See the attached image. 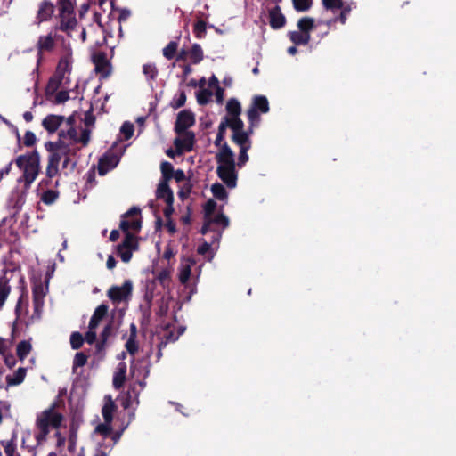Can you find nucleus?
Wrapping results in <instances>:
<instances>
[{"mask_svg":"<svg viewBox=\"0 0 456 456\" xmlns=\"http://www.w3.org/2000/svg\"><path fill=\"white\" fill-rule=\"evenodd\" d=\"M113 448L109 445L106 442H101L98 444L94 456H108Z\"/></svg>","mask_w":456,"mask_h":456,"instance_id":"nucleus-53","label":"nucleus"},{"mask_svg":"<svg viewBox=\"0 0 456 456\" xmlns=\"http://www.w3.org/2000/svg\"><path fill=\"white\" fill-rule=\"evenodd\" d=\"M47 151H58L62 156L67 154L76 155L79 148H71L69 144L63 140H57L56 142H47L45 144Z\"/></svg>","mask_w":456,"mask_h":456,"instance_id":"nucleus-11","label":"nucleus"},{"mask_svg":"<svg viewBox=\"0 0 456 456\" xmlns=\"http://www.w3.org/2000/svg\"><path fill=\"white\" fill-rule=\"evenodd\" d=\"M50 155L48 157V163L59 166L61 158L63 157L61 152L58 151H49Z\"/></svg>","mask_w":456,"mask_h":456,"instance_id":"nucleus-64","label":"nucleus"},{"mask_svg":"<svg viewBox=\"0 0 456 456\" xmlns=\"http://www.w3.org/2000/svg\"><path fill=\"white\" fill-rule=\"evenodd\" d=\"M118 164L116 156L113 154L102 156L98 162V173L104 175L108 171L114 168Z\"/></svg>","mask_w":456,"mask_h":456,"instance_id":"nucleus-18","label":"nucleus"},{"mask_svg":"<svg viewBox=\"0 0 456 456\" xmlns=\"http://www.w3.org/2000/svg\"><path fill=\"white\" fill-rule=\"evenodd\" d=\"M227 128H228V126H226V123L222 118V120L218 126V132H217L215 142H214L215 146L221 148V146L223 145V144H221V142L224 141V134H225V131Z\"/></svg>","mask_w":456,"mask_h":456,"instance_id":"nucleus-46","label":"nucleus"},{"mask_svg":"<svg viewBox=\"0 0 456 456\" xmlns=\"http://www.w3.org/2000/svg\"><path fill=\"white\" fill-rule=\"evenodd\" d=\"M142 72L145 77L151 80L156 79L158 76V69L154 64H144L142 67Z\"/></svg>","mask_w":456,"mask_h":456,"instance_id":"nucleus-49","label":"nucleus"},{"mask_svg":"<svg viewBox=\"0 0 456 456\" xmlns=\"http://www.w3.org/2000/svg\"><path fill=\"white\" fill-rule=\"evenodd\" d=\"M322 4L326 9H341L343 7L342 0H322Z\"/></svg>","mask_w":456,"mask_h":456,"instance_id":"nucleus-59","label":"nucleus"},{"mask_svg":"<svg viewBox=\"0 0 456 456\" xmlns=\"http://www.w3.org/2000/svg\"><path fill=\"white\" fill-rule=\"evenodd\" d=\"M125 347H126V351L131 355H134L138 352V349H139V346H138V342H137L136 338H128L127 341L126 342Z\"/></svg>","mask_w":456,"mask_h":456,"instance_id":"nucleus-54","label":"nucleus"},{"mask_svg":"<svg viewBox=\"0 0 456 456\" xmlns=\"http://www.w3.org/2000/svg\"><path fill=\"white\" fill-rule=\"evenodd\" d=\"M121 435H122V431H116V432H113V430L111 431V435L108 437L107 439V444L109 445H111V448H113L115 446V444L118 442V440L120 439L121 437Z\"/></svg>","mask_w":456,"mask_h":456,"instance_id":"nucleus-63","label":"nucleus"},{"mask_svg":"<svg viewBox=\"0 0 456 456\" xmlns=\"http://www.w3.org/2000/svg\"><path fill=\"white\" fill-rule=\"evenodd\" d=\"M195 124L194 114L189 110H183L177 114L175 124V132L178 135H182L184 132H189L188 128Z\"/></svg>","mask_w":456,"mask_h":456,"instance_id":"nucleus-6","label":"nucleus"},{"mask_svg":"<svg viewBox=\"0 0 456 456\" xmlns=\"http://www.w3.org/2000/svg\"><path fill=\"white\" fill-rule=\"evenodd\" d=\"M71 65L68 57H61L53 73L58 77L64 78L66 73H70Z\"/></svg>","mask_w":456,"mask_h":456,"instance_id":"nucleus-29","label":"nucleus"},{"mask_svg":"<svg viewBox=\"0 0 456 456\" xmlns=\"http://www.w3.org/2000/svg\"><path fill=\"white\" fill-rule=\"evenodd\" d=\"M134 132V126L131 122L126 121L121 126L120 133L123 134L125 140H129L133 136Z\"/></svg>","mask_w":456,"mask_h":456,"instance_id":"nucleus-47","label":"nucleus"},{"mask_svg":"<svg viewBox=\"0 0 456 456\" xmlns=\"http://www.w3.org/2000/svg\"><path fill=\"white\" fill-rule=\"evenodd\" d=\"M132 293L133 282L131 280H126L122 286H111L107 291V296L113 304H119L123 301H128Z\"/></svg>","mask_w":456,"mask_h":456,"instance_id":"nucleus-3","label":"nucleus"},{"mask_svg":"<svg viewBox=\"0 0 456 456\" xmlns=\"http://www.w3.org/2000/svg\"><path fill=\"white\" fill-rule=\"evenodd\" d=\"M226 111L228 117H238L241 114V105L240 102L235 99L232 98L227 101L226 103Z\"/></svg>","mask_w":456,"mask_h":456,"instance_id":"nucleus-34","label":"nucleus"},{"mask_svg":"<svg viewBox=\"0 0 456 456\" xmlns=\"http://www.w3.org/2000/svg\"><path fill=\"white\" fill-rule=\"evenodd\" d=\"M168 183L166 181L159 182L156 191V197L159 200H163L166 203H174L173 191Z\"/></svg>","mask_w":456,"mask_h":456,"instance_id":"nucleus-19","label":"nucleus"},{"mask_svg":"<svg viewBox=\"0 0 456 456\" xmlns=\"http://www.w3.org/2000/svg\"><path fill=\"white\" fill-rule=\"evenodd\" d=\"M11 277L12 272L9 270H4L3 274L0 276V312L4 309L12 291Z\"/></svg>","mask_w":456,"mask_h":456,"instance_id":"nucleus-8","label":"nucleus"},{"mask_svg":"<svg viewBox=\"0 0 456 456\" xmlns=\"http://www.w3.org/2000/svg\"><path fill=\"white\" fill-rule=\"evenodd\" d=\"M216 160L218 164L217 167L225 168L236 167L234 153L227 142H224L221 146L220 151L216 155Z\"/></svg>","mask_w":456,"mask_h":456,"instance_id":"nucleus-7","label":"nucleus"},{"mask_svg":"<svg viewBox=\"0 0 456 456\" xmlns=\"http://www.w3.org/2000/svg\"><path fill=\"white\" fill-rule=\"evenodd\" d=\"M142 226V221L141 219H134L132 221L126 220V218H123L120 221L119 228L125 232V235L127 232H130L129 230L134 231H139Z\"/></svg>","mask_w":456,"mask_h":456,"instance_id":"nucleus-32","label":"nucleus"},{"mask_svg":"<svg viewBox=\"0 0 456 456\" xmlns=\"http://www.w3.org/2000/svg\"><path fill=\"white\" fill-rule=\"evenodd\" d=\"M55 42L51 34L40 36L37 41V54L41 57L44 52H50L54 48Z\"/></svg>","mask_w":456,"mask_h":456,"instance_id":"nucleus-21","label":"nucleus"},{"mask_svg":"<svg viewBox=\"0 0 456 456\" xmlns=\"http://www.w3.org/2000/svg\"><path fill=\"white\" fill-rule=\"evenodd\" d=\"M224 122L226 123V126L232 129V134L236 132L244 131V122L240 118V116L238 117H228L225 116L223 118Z\"/></svg>","mask_w":456,"mask_h":456,"instance_id":"nucleus-27","label":"nucleus"},{"mask_svg":"<svg viewBox=\"0 0 456 456\" xmlns=\"http://www.w3.org/2000/svg\"><path fill=\"white\" fill-rule=\"evenodd\" d=\"M186 102V94L184 91H181L178 97L176 99H174L173 102L171 103V106L173 109L177 110L181 107H183Z\"/></svg>","mask_w":456,"mask_h":456,"instance_id":"nucleus-57","label":"nucleus"},{"mask_svg":"<svg viewBox=\"0 0 456 456\" xmlns=\"http://www.w3.org/2000/svg\"><path fill=\"white\" fill-rule=\"evenodd\" d=\"M26 200V193L24 191H14L11 193L8 200V207L14 210V214H18Z\"/></svg>","mask_w":456,"mask_h":456,"instance_id":"nucleus-16","label":"nucleus"},{"mask_svg":"<svg viewBox=\"0 0 456 456\" xmlns=\"http://www.w3.org/2000/svg\"><path fill=\"white\" fill-rule=\"evenodd\" d=\"M178 48V43L175 41H170L166 47L163 49V55L167 60L175 58Z\"/></svg>","mask_w":456,"mask_h":456,"instance_id":"nucleus-42","label":"nucleus"},{"mask_svg":"<svg viewBox=\"0 0 456 456\" xmlns=\"http://www.w3.org/2000/svg\"><path fill=\"white\" fill-rule=\"evenodd\" d=\"M15 164L22 171V175L17 182L23 183L24 189L28 190L40 172V155L38 151L34 150L29 153L18 156Z\"/></svg>","mask_w":456,"mask_h":456,"instance_id":"nucleus-1","label":"nucleus"},{"mask_svg":"<svg viewBox=\"0 0 456 456\" xmlns=\"http://www.w3.org/2000/svg\"><path fill=\"white\" fill-rule=\"evenodd\" d=\"M181 136L182 138L177 137L174 141L176 151L179 153H182L183 151L189 152L192 151L195 142L194 133L192 131L184 132Z\"/></svg>","mask_w":456,"mask_h":456,"instance_id":"nucleus-9","label":"nucleus"},{"mask_svg":"<svg viewBox=\"0 0 456 456\" xmlns=\"http://www.w3.org/2000/svg\"><path fill=\"white\" fill-rule=\"evenodd\" d=\"M156 279L159 281V283L165 287L166 283L169 281V279H170V273L168 270L167 269H163L161 270Z\"/></svg>","mask_w":456,"mask_h":456,"instance_id":"nucleus-61","label":"nucleus"},{"mask_svg":"<svg viewBox=\"0 0 456 456\" xmlns=\"http://www.w3.org/2000/svg\"><path fill=\"white\" fill-rule=\"evenodd\" d=\"M216 174L218 177L226 184L229 188H234L237 184L238 175L236 172V167H217Z\"/></svg>","mask_w":456,"mask_h":456,"instance_id":"nucleus-10","label":"nucleus"},{"mask_svg":"<svg viewBox=\"0 0 456 456\" xmlns=\"http://www.w3.org/2000/svg\"><path fill=\"white\" fill-rule=\"evenodd\" d=\"M59 192L57 191L46 190L43 192L41 200L46 205H51L57 200Z\"/></svg>","mask_w":456,"mask_h":456,"instance_id":"nucleus-45","label":"nucleus"},{"mask_svg":"<svg viewBox=\"0 0 456 456\" xmlns=\"http://www.w3.org/2000/svg\"><path fill=\"white\" fill-rule=\"evenodd\" d=\"M109 306L106 304H101L97 306L90 319L88 328L90 330H95L100 322L107 315Z\"/></svg>","mask_w":456,"mask_h":456,"instance_id":"nucleus-20","label":"nucleus"},{"mask_svg":"<svg viewBox=\"0 0 456 456\" xmlns=\"http://www.w3.org/2000/svg\"><path fill=\"white\" fill-rule=\"evenodd\" d=\"M232 141L240 148L251 147L252 145V141L248 138V134L244 133V131L233 133L232 135Z\"/></svg>","mask_w":456,"mask_h":456,"instance_id":"nucleus-28","label":"nucleus"},{"mask_svg":"<svg viewBox=\"0 0 456 456\" xmlns=\"http://www.w3.org/2000/svg\"><path fill=\"white\" fill-rule=\"evenodd\" d=\"M117 406L110 396L102 409V414L105 422H112L113 413L115 412Z\"/></svg>","mask_w":456,"mask_h":456,"instance_id":"nucleus-30","label":"nucleus"},{"mask_svg":"<svg viewBox=\"0 0 456 456\" xmlns=\"http://www.w3.org/2000/svg\"><path fill=\"white\" fill-rule=\"evenodd\" d=\"M160 170L162 175L160 181L169 182L173 178L175 170L173 165L170 162L163 161L160 165Z\"/></svg>","mask_w":456,"mask_h":456,"instance_id":"nucleus-37","label":"nucleus"},{"mask_svg":"<svg viewBox=\"0 0 456 456\" xmlns=\"http://www.w3.org/2000/svg\"><path fill=\"white\" fill-rule=\"evenodd\" d=\"M112 422L101 423L96 426L95 432L102 436V442H107L108 437L111 435Z\"/></svg>","mask_w":456,"mask_h":456,"instance_id":"nucleus-38","label":"nucleus"},{"mask_svg":"<svg viewBox=\"0 0 456 456\" xmlns=\"http://www.w3.org/2000/svg\"><path fill=\"white\" fill-rule=\"evenodd\" d=\"M64 120V116L48 114L42 120V126L47 131L48 134H53L58 131Z\"/></svg>","mask_w":456,"mask_h":456,"instance_id":"nucleus-13","label":"nucleus"},{"mask_svg":"<svg viewBox=\"0 0 456 456\" xmlns=\"http://www.w3.org/2000/svg\"><path fill=\"white\" fill-rule=\"evenodd\" d=\"M17 436L15 434L12 435L10 440H2L0 444L4 449V453L6 456H20L17 452Z\"/></svg>","mask_w":456,"mask_h":456,"instance_id":"nucleus-25","label":"nucleus"},{"mask_svg":"<svg viewBox=\"0 0 456 456\" xmlns=\"http://www.w3.org/2000/svg\"><path fill=\"white\" fill-rule=\"evenodd\" d=\"M268 16L269 24L273 29H281L285 26L286 17L281 12V9L279 5H275L274 7L269 9Z\"/></svg>","mask_w":456,"mask_h":456,"instance_id":"nucleus-12","label":"nucleus"},{"mask_svg":"<svg viewBox=\"0 0 456 456\" xmlns=\"http://www.w3.org/2000/svg\"><path fill=\"white\" fill-rule=\"evenodd\" d=\"M126 364L125 362H119L117 368V371L113 377V387L115 389H120L126 381Z\"/></svg>","mask_w":456,"mask_h":456,"instance_id":"nucleus-22","label":"nucleus"},{"mask_svg":"<svg viewBox=\"0 0 456 456\" xmlns=\"http://www.w3.org/2000/svg\"><path fill=\"white\" fill-rule=\"evenodd\" d=\"M193 33L198 39L205 37L207 33V23L203 20H199L194 23Z\"/></svg>","mask_w":456,"mask_h":456,"instance_id":"nucleus-40","label":"nucleus"},{"mask_svg":"<svg viewBox=\"0 0 456 456\" xmlns=\"http://www.w3.org/2000/svg\"><path fill=\"white\" fill-rule=\"evenodd\" d=\"M84 343V338L81 333L75 331L70 336V345L72 349H79Z\"/></svg>","mask_w":456,"mask_h":456,"instance_id":"nucleus-50","label":"nucleus"},{"mask_svg":"<svg viewBox=\"0 0 456 456\" xmlns=\"http://www.w3.org/2000/svg\"><path fill=\"white\" fill-rule=\"evenodd\" d=\"M269 102L265 95H255L252 99V103L247 110V117L248 122L260 121V114H265L269 111Z\"/></svg>","mask_w":456,"mask_h":456,"instance_id":"nucleus-4","label":"nucleus"},{"mask_svg":"<svg viewBox=\"0 0 456 456\" xmlns=\"http://www.w3.org/2000/svg\"><path fill=\"white\" fill-rule=\"evenodd\" d=\"M54 12V5L48 0H44L40 3L38 11L37 13V20L38 23L49 20Z\"/></svg>","mask_w":456,"mask_h":456,"instance_id":"nucleus-15","label":"nucleus"},{"mask_svg":"<svg viewBox=\"0 0 456 456\" xmlns=\"http://www.w3.org/2000/svg\"><path fill=\"white\" fill-rule=\"evenodd\" d=\"M216 208V202L214 200H208L204 205V218H208L213 215Z\"/></svg>","mask_w":456,"mask_h":456,"instance_id":"nucleus-56","label":"nucleus"},{"mask_svg":"<svg viewBox=\"0 0 456 456\" xmlns=\"http://www.w3.org/2000/svg\"><path fill=\"white\" fill-rule=\"evenodd\" d=\"M47 290L48 281H45V285H44L41 281H39L37 283H35L32 288L33 299L35 298L44 300Z\"/></svg>","mask_w":456,"mask_h":456,"instance_id":"nucleus-35","label":"nucleus"},{"mask_svg":"<svg viewBox=\"0 0 456 456\" xmlns=\"http://www.w3.org/2000/svg\"><path fill=\"white\" fill-rule=\"evenodd\" d=\"M88 356L83 353V352H77L75 354L74 360H73V370L78 367H83L87 362Z\"/></svg>","mask_w":456,"mask_h":456,"instance_id":"nucleus-48","label":"nucleus"},{"mask_svg":"<svg viewBox=\"0 0 456 456\" xmlns=\"http://www.w3.org/2000/svg\"><path fill=\"white\" fill-rule=\"evenodd\" d=\"M53 96H54V100L53 101V102L54 104H61V103H64L65 102H67L69 99V93L67 90H62L60 92L57 91Z\"/></svg>","mask_w":456,"mask_h":456,"instance_id":"nucleus-55","label":"nucleus"},{"mask_svg":"<svg viewBox=\"0 0 456 456\" xmlns=\"http://www.w3.org/2000/svg\"><path fill=\"white\" fill-rule=\"evenodd\" d=\"M62 78L56 77L53 74L50 77L45 86V96L47 100H51V98L56 94L62 84Z\"/></svg>","mask_w":456,"mask_h":456,"instance_id":"nucleus-23","label":"nucleus"},{"mask_svg":"<svg viewBox=\"0 0 456 456\" xmlns=\"http://www.w3.org/2000/svg\"><path fill=\"white\" fill-rule=\"evenodd\" d=\"M212 92L208 89L202 88L196 94L197 102L200 105H206L208 103Z\"/></svg>","mask_w":456,"mask_h":456,"instance_id":"nucleus-44","label":"nucleus"},{"mask_svg":"<svg viewBox=\"0 0 456 456\" xmlns=\"http://www.w3.org/2000/svg\"><path fill=\"white\" fill-rule=\"evenodd\" d=\"M289 40L295 45H306L311 40L310 34H305L300 31H290L289 32Z\"/></svg>","mask_w":456,"mask_h":456,"instance_id":"nucleus-26","label":"nucleus"},{"mask_svg":"<svg viewBox=\"0 0 456 456\" xmlns=\"http://www.w3.org/2000/svg\"><path fill=\"white\" fill-rule=\"evenodd\" d=\"M55 404L53 403L50 408L45 410L36 420V427L37 432L35 434L37 444L40 445L45 442L50 428H59L63 420V415L55 411Z\"/></svg>","mask_w":456,"mask_h":456,"instance_id":"nucleus-2","label":"nucleus"},{"mask_svg":"<svg viewBox=\"0 0 456 456\" xmlns=\"http://www.w3.org/2000/svg\"><path fill=\"white\" fill-rule=\"evenodd\" d=\"M191 189H192V184L191 183L190 181H187L183 185V187L181 188V190L178 191V196L183 200L185 198H187L190 193L191 192Z\"/></svg>","mask_w":456,"mask_h":456,"instance_id":"nucleus-60","label":"nucleus"},{"mask_svg":"<svg viewBox=\"0 0 456 456\" xmlns=\"http://www.w3.org/2000/svg\"><path fill=\"white\" fill-rule=\"evenodd\" d=\"M94 63L95 65V71L101 73L104 77L110 76V61L107 60V56L104 53H99L94 56Z\"/></svg>","mask_w":456,"mask_h":456,"instance_id":"nucleus-17","label":"nucleus"},{"mask_svg":"<svg viewBox=\"0 0 456 456\" xmlns=\"http://www.w3.org/2000/svg\"><path fill=\"white\" fill-rule=\"evenodd\" d=\"M191 269L190 265H183L179 273V281L182 284H186L191 277Z\"/></svg>","mask_w":456,"mask_h":456,"instance_id":"nucleus-52","label":"nucleus"},{"mask_svg":"<svg viewBox=\"0 0 456 456\" xmlns=\"http://www.w3.org/2000/svg\"><path fill=\"white\" fill-rule=\"evenodd\" d=\"M208 219L209 220L211 225L212 224L222 225L223 229H225L229 226V219L223 213H218L216 216H210Z\"/></svg>","mask_w":456,"mask_h":456,"instance_id":"nucleus-41","label":"nucleus"},{"mask_svg":"<svg viewBox=\"0 0 456 456\" xmlns=\"http://www.w3.org/2000/svg\"><path fill=\"white\" fill-rule=\"evenodd\" d=\"M189 58L192 64H199L204 58L201 46L199 44H193L189 50Z\"/></svg>","mask_w":456,"mask_h":456,"instance_id":"nucleus-31","label":"nucleus"},{"mask_svg":"<svg viewBox=\"0 0 456 456\" xmlns=\"http://www.w3.org/2000/svg\"><path fill=\"white\" fill-rule=\"evenodd\" d=\"M314 19L312 17H303L297 21V28L300 32L305 34H310L314 28Z\"/></svg>","mask_w":456,"mask_h":456,"instance_id":"nucleus-33","label":"nucleus"},{"mask_svg":"<svg viewBox=\"0 0 456 456\" xmlns=\"http://www.w3.org/2000/svg\"><path fill=\"white\" fill-rule=\"evenodd\" d=\"M37 138L33 132L27 131L24 135L23 143L27 147H31L36 143Z\"/></svg>","mask_w":456,"mask_h":456,"instance_id":"nucleus-62","label":"nucleus"},{"mask_svg":"<svg viewBox=\"0 0 456 456\" xmlns=\"http://www.w3.org/2000/svg\"><path fill=\"white\" fill-rule=\"evenodd\" d=\"M251 147H242L240 148L239 157H238V162L236 165L241 168L245 166V164L248 161V151H249Z\"/></svg>","mask_w":456,"mask_h":456,"instance_id":"nucleus-51","label":"nucleus"},{"mask_svg":"<svg viewBox=\"0 0 456 456\" xmlns=\"http://www.w3.org/2000/svg\"><path fill=\"white\" fill-rule=\"evenodd\" d=\"M27 374V369L24 367H20L18 370L13 373V375H7L6 376V383L7 387H13L18 386L21 384L26 377Z\"/></svg>","mask_w":456,"mask_h":456,"instance_id":"nucleus-24","label":"nucleus"},{"mask_svg":"<svg viewBox=\"0 0 456 456\" xmlns=\"http://www.w3.org/2000/svg\"><path fill=\"white\" fill-rule=\"evenodd\" d=\"M211 191L216 199L218 200H224L228 197V193L224 186L219 183H216L211 186Z\"/></svg>","mask_w":456,"mask_h":456,"instance_id":"nucleus-39","label":"nucleus"},{"mask_svg":"<svg viewBox=\"0 0 456 456\" xmlns=\"http://www.w3.org/2000/svg\"><path fill=\"white\" fill-rule=\"evenodd\" d=\"M294 9L298 12L308 11L313 5V0H292Z\"/></svg>","mask_w":456,"mask_h":456,"instance_id":"nucleus-43","label":"nucleus"},{"mask_svg":"<svg viewBox=\"0 0 456 456\" xmlns=\"http://www.w3.org/2000/svg\"><path fill=\"white\" fill-rule=\"evenodd\" d=\"M32 349L31 344L27 340H22L17 345L16 354L20 361H23Z\"/></svg>","mask_w":456,"mask_h":456,"instance_id":"nucleus-36","label":"nucleus"},{"mask_svg":"<svg viewBox=\"0 0 456 456\" xmlns=\"http://www.w3.org/2000/svg\"><path fill=\"white\" fill-rule=\"evenodd\" d=\"M138 247L136 237L133 233L127 232L123 241L117 246V254L123 262L128 263L133 256V251L137 250Z\"/></svg>","mask_w":456,"mask_h":456,"instance_id":"nucleus-5","label":"nucleus"},{"mask_svg":"<svg viewBox=\"0 0 456 456\" xmlns=\"http://www.w3.org/2000/svg\"><path fill=\"white\" fill-rule=\"evenodd\" d=\"M60 17V25L58 29L63 32H67L69 30H73L77 26V19L74 14V10L69 12H61L59 14Z\"/></svg>","mask_w":456,"mask_h":456,"instance_id":"nucleus-14","label":"nucleus"},{"mask_svg":"<svg viewBox=\"0 0 456 456\" xmlns=\"http://www.w3.org/2000/svg\"><path fill=\"white\" fill-rule=\"evenodd\" d=\"M59 10L61 12H71L74 10L70 0H58Z\"/></svg>","mask_w":456,"mask_h":456,"instance_id":"nucleus-58","label":"nucleus"}]
</instances>
